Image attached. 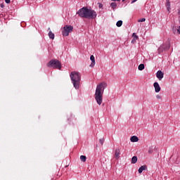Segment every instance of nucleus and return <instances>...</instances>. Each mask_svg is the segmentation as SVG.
Instances as JSON below:
<instances>
[{
    "instance_id": "f257e3e1",
    "label": "nucleus",
    "mask_w": 180,
    "mask_h": 180,
    "mask_svg": "<svg viewBox=\"0 0 180 180\" xmlns=\"http://www.w3.org/2000/svg\"><path fill=\"white\" fill-rule=\"evenodd\" d=\"M80 18H84L85 19H96L97 14L96 11L93 9H89L88 7H83L77 12Z\"/></svg>"
},
{
    "instance_id": "f03ea898",
    "label": "nucleus",
    "mask_w": 180,
    "mask_h": 180,
    "mask_svg": "<svg viewBox=\"0 0 180 180\" xmlns=\"http://www.w3.org/2000/svg\"><path fill=\"white\" fill-rule=\"evenodd\" d=\"M70 77L75 89L78 91L81 85V74L78 72L73 71L71 72Z\"/></svg>"
},
{
    "instance_id": "7ed1b4c3",
    "label": "nucleus",
    "mask_w": 180,
    "mask_h": 180,
    "mask_svg": "<svg viewBox=\"0 0 180 180\" xmlns=\"http://www.w3.org/2000/svg\"><path fill=\"white\" fill-rule=\"evenodd\" d=\"M48 67H51L52 68H57L58 70H61V63L58 60H51L48 63Z\"/></svg>"
},
{
    "instance_id": "20e7f679",
    "label": "nucleus",
    "mask_w": 180,
    "mask_h": 180,
    "mask_svg": "<svg viewBox=\"0 0 180 180\" xmlns=\"http://www.w3.org/2000/svg\"><path fill=\"white\" fill-rule=\"evenodd\" d=\"M103 96V91H96L95 99L98 105H102Z\"/></svg>"
},
{
    "instance_id": "39448f33",
    "label": "nucleus",
    "mask_w": 180,
    "mask_h": 180,
    "mask_svg": "<svg viewBox=\"0 0 180 180\" xmlns=\"http://www.w3.org/2000/svg\"><path fill=\"white\" fill-rule=\"evenodd\" d=\"M74 27L71 25H65L63 27V30L62 31L63 36H69L70 33L72 32Z\"/></svg>"
},
{
    "instance_id": "423d86ee",
    "label": "nucleus",
    "mask_w": 180,
    "mask_h": 180,
    "mask_svg": "<svg viewBox=\"0 0 180 180\" xmlns=\"http://www.w3.org/2000/svg\"><path fill=\"white\" fill-rule=\"evenodd\" d=\"M171 47V45H169V43L162 44L160 46V47L158 49V54H161V53H164V51H167V50H169V48Z\"/></svg>"
},
{
    "instance_id": "0eeeda50",
    "label": "nucleus",
    "mask_w": 180,
    "mask_h": 180,
    "mask_svg": "<svg viewBox=\"0 0 180 180\" xmlns=\"http://www.w3.org/2000/svg\"><path fill=\"white\" fill-rule=\"evenodd\" d=\"M108 86V84L105 82H101L98 85H97V87L96 89V91H103L105 88Z\"/></svg>"
},
{
    "instance_id": "6e6552de",
    "label": "nucleus",
    "mask_w": 180,
    "mask_h": 180,
    "mask_svg": "<svg viewBox=\"0 0 180 180\" xmlns=\"http://www.w3.org/2000/svg\"><path fill=\"white\" fill-rule=\"evenodd\" d=\"M156 77L159 81H161L164 78V72L161 70H158L156 73Z\"/></svg>"
},
{
    "instance_id": "1a4fd4ad",
    "label": "nucleus",
    "mask_w": 180,
    "mask_h": 180,
    "mask_svg": "<svg viewBox=\"0 0 180 180\" xmlns=\"http://www.w3.org/2000/svg\"><path fill=\"white\" fill-rule=\"evenodd\" d=\"M90 60L91 61L90 67H91V68H93V67H95V56H94V55H91L90 56Z\"/></svg>"
},
{
    "instance_id": "9d476101",
    "label": "nucleus",
    "mask_w": 180,
    "mask_h": 180,
    "mask_svg": "<svg viewBox=\"0 0 180 180\" xmlns=\"http://www.w3.org/2000/svg\"><path fill=\"white\" fill-rule=\"evenodd\" d=\"M155 96L157 99H162V93H160V91H155Z\"/></svg>"
},
{
    "instance_id": "9b49d317",
    "label": "nucleus",
    "mask_w": 180,
    "mask_h": 180,
    "mask_svg": "<svg viewBox=\"0 0 180 180\" xmlns=\"http://www.w3.org/2000/svg\"><path fill=\"white\" fill-rule=\"evenodd\" d=\"M166 8H167V11L169 13L171 12V2H169V0H167L166 1Z\"/></svg>"
},
{
    "instance_id": "f8f14e48",
    "label": "nucleus",
    "mask_w": 180,
    "mask_h": 180,
    "mask_svg": "<svg viewBox=\"0 0 180 180\" xmlns=\"http://www.w3.org/2000/svg\"><path fill=\"white\" fill-rule=\"evenodd\" d=\"M120 149H116L115 151V156L117 160H119L120 158Z\"/></svg>"
},
{
    "instance_id": "ddd939ff",
    "label": "nucleus",
    "mask_w": 180,
    "mask_h": 180,
    "mask_svg": "<svg viewBox=\"0 0 180 180\" xmlns=\"http://www.w3.org/2000/svg\"><path fill=\"white\" fill-rule=\"evenodd\" d=\"M154 88H155V91H161V87L160 86V84H158V82H155L153 84Z\"/></svg>"
},
{
    "instance_id": "4468645a",
    "label": "nucleus",
    "mask_w": 180,
    "mask_h": 180,
    "mask_svg": "<svg viewBox=\"0 0 180 180\" xmlns=\"http://www.w3.org/2000/svg\"><path fill=\"white\" fill-rule=\"evenodd\" d=\"M130 140L131 143H137V141H139V137L136 136H133L130 138Z\"/></svg>"
},
{
    "instance_id": "2eb2a0df",
    "label": "nucleus",
    "mask_w": 180,
    "mask_h": 180,
    "mask_svg": "<svg viewBox=\"0 0 180 180\" xmlns=\"http://www.w3.org/2000/svg\"><path fill=\"white\" fill-rule=\"evenodd\" d=\"M146 169H147V165H143L141 167H139L138 171L139 174H141L143 171H146Z\"/></svg>"
},
{
    "instance_id": "dca6fc26",
    "label": "nucleus",
    "mask_w": 180,
    "mask_h": 180,
    "mask_svg": "<svg viewBox=\"0 0 180 180\" xmlns=\"http://www.w3.org/2000/svg\"><path fill=\"white\" fill-rule=\"evenodd\" d=\"M48 36L49 39H51V40H54L55 35H54V33H53V32L49 31Z\"/></svg>"
},
{
    "instance_id": "f3484780",
    "label": "nucleus",
    "mask_w": 180,
    "mask_h": 180,
    "mask_svg": "<svg viewBox=\"0 0 180 180\" xmlns=\"http://www.w3.org/2000/svg\"><path fill=\"white\" fill-rule=\"evenodd\" d=\"M137 162V156H133L131 158V164H136Z\"/></svg>"
},
{
    "instance_id": "a211bd4d",
    "label": "nucleus",
    "mask_w": 180,
    "mask_h": 180,
    "mask_svg": "<svg viewBox=\"0 0 180 180\" xmlns=\"http://www.w3.org/2000/svg\"><path fill=\"white\" fill-rule=\"evenodd\" d=\"M144 68H145L144 64H140L138 67V69L139 70V71H143Z\"/></svg>"
},
{
    "instance_id": "6ab92c4d",
    "label": "nucleus",
    "mask_w": 180,
    "mask_h": 180,
    "mask_svg": "<svg viewBox=\"0 0 180 180\" xmlns=\"http://www.w3.org/2000/svg\"><path fill=\"white\" fill-rule=\"evenodd\" d=\"M122 25H123V21H122V20H119L116 23V26H117V27H120L122 26Z\"/></svg>"
},
{
    "instance_id": "aec40b11",
    "label": "nucleus",
    "mask_w": 180,
    "mask_h": 180,
    "mask_svg": "<svg viewBox=\"0 0 180 180\" xmlns=\"http://www.w3.org/2000/svg\"><path fill=\"white\" fill-rule=\"evenodd\" d=\"M80 160H81V161H82V162H85V161H86V156L81 155L80 156Z\"/></svg>"
},
{
    "instance_id": "412c9836",
    "label": "nucleus",
    "mask_w": 180,
    "mask_h": 180,
    "mask_svg": "<svg viewBox=\"0 0 180 180\" xmlns=\"http://www.w3.org/2000/svg\"><path fill=\"white\" fill-rule=\"evenodd\" d=\"M110 6L112 9H116V6H117V4H116V3L112 2L110 4Z\"/></svg>"
},
{
    "instance_id": "4be33fe9",
    "label": "nucleus",
    "mask_w": 180,
    "mask_h": 180,
    "mask_svg": "<svg viewBox=\"0 0 180 180\" xmlns=\"http://www.w3.org/2000/svg\"><path fill=\"white\" fill-rule=\"evenodd\" d=\"M99 143L101 146H103V143H105V139L102 138L99 139Z\"/></svg>"
},
{
    "instance_id": "5701e85b",
    "label": "nucleus",
    "mask_w": 180,
    "mask_h": 180,
    "mask_svg": "<svg viewBox=\"0 0 180 180\" xmlns=\"http://www.w3.org/2000/svg\"><path fill=\"white\" fill-rule=\"evenodd\" d=\"M133 37L134 40H137V39H139V36H137L135 33L133 34Z\"/></svg>"
},
{
    "instance_id": "b1692460",
    "label": "nucleus",
    "mask_w": 180,
    "mask_h": 180,
    "mask_svg": "<svg viewBox=\"0 0 180 180\" xmlns=\"http://www.w3.org/2000/svg\"><path fill=\"white\" fill-rule=\"evenodd\" d=\"M138 22H146V18H141L138 20Z\"/></svg>"
},
{
    "instance_id": "393cba45",
    "label": "nucleus",
    "mask_w": 180,
    "mask_h": 180,
    "mask_svg": "<svg viewBox=\"0 0 180 180\" xmlns=\"http://www.w3.org/2000/svg\"><path fill=\"white\" fill-rule=\"evenodd\" d=\"M6 4H11V0H4Z\"/></svg>"
},
{
    "instance_id": "a878e982",
    "label": "nucleus",
    "mask_w": 180,
    "mask_h": 180,
    "mask_svg": "<svg viewBox=\"0 0 180 180\" xmlns=\"http://www.w3.org/2000/svg\"><path fill=\"white\" fill-rule=\"evenodd\" d=\"M148 153L149 154H151V153H153V150H152L151 149H149L148 151Z\"/></svg>"
},
{
    "instance_id": "bb28decb",
    "label": "nucleus",
    "mask_w": 180,
    "mask_h": 180,
    "mask_svg": "<svg viewBox=\"0 0 180 180\" xmlns=\"http://www.w3.org/2000/svg\"><path fill=\"white\" fill-rule=\"evenodd\" d=\"M134 2H137V0H132L131 4H134Z\"/></svg>"
},
{
    "instance_id": "cd10ccee",
    "label": "nucleus",
    "mask_w": 180,
    "mask_h": 180,
    "mask_svg": "<svg viewBox=\"0 0 180 180\" xmlns=\"http://www.w3.org/2000/svg\"><path fill=\"white\" fill-rule=\"evenodd\" d=\"M131 43H136V40H134V38H133V39L131 40Z\"/></svg>"
},
{
    "instance_id": "c85d7f7f",
    "label": "nucleus",
    "mask_w": 180,
    "mask_h": 180,
    "mask_svg": "<svg viewBox=\"0 0 180 180\" xmlns=\"http://www.w3.org/2000/svg\"><path fill=\"white\" fill-rule=\"evenodd\" d=\"M98 8H102V4H100V5L98 6Z\"/></svg>"
},
{
    "instance_id": "c756f323",
    "label": "nucleus",
    "mask_w": 180,
    "mask_h": 180,
    "mask_svg": "<svg viewBox=\"0 0 180 180\" xmlns=\"http://www.w3.org/2000/svg\"><path fill=\"white\" fill-rule=\"evenodd\" d=\"M1 8H4V6H3V5H1Z\"/></svg>"
},
{
    "instance_id": "7c9ffc66",
    "label": "nucleus",
    "mask_w": 180,
    "mask_h": 180,
    "mask_svg": "<svg viewBox=\"0 0 180 180\" xmlns=\"http://www.w3.org/2000/svg\"><path fill=\"white\" fill-rule=\"evenodd\" d=\"M123 1H126V0H122Z\"/></svg>"
}]
</instances>
